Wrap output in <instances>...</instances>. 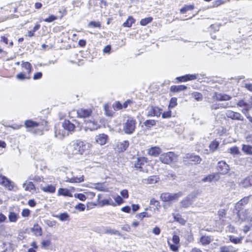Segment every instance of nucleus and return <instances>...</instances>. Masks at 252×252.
Listing matches in <instances>:
<instances>
[{
	"label": "nucleus",
	"mask_w": 252,
	"mask_h": 252,
	"mask_svg": "<svg viewBox=\"0 0 252 252\" xmlns=\"http://www.w3.org/2000/svg\"><path fill=\"white\" fill-rule=\"evenodd\" d=\"M148 117L157 116L159 117L161 114V109L157 107H150L148 109Z\"/></svg>",
	"instance_id": "ddd939ff"
},
{
	"label": "nucleus",
	"mask_w": 252,
	"mask_h": 252,
	"mask_svg": "<svg viewBox=\"0 0 252 252\" xmlns=\"http://www.w3.org/2000/svg\"><path fill=\"white\" fill-rule=\"evenodd\" d=\"M88 26L90 27H94V28H96V27H100V24L99 22H96L94 21H91L89 23Z\"/></svg>",
	"instance_id": "bf43d9fd"
},
{
	"label": "nucleus",
	"mask_w": 252,
	"mask_h": 252,
	"mask_svg": "<svg viewBox=\"0 0 252 252\" xmlns=\"http://www.w3.org/2000/svg\"><path fill=\"white\" fill-rule=\"evenodd\" d=\"M74 197L75 198H78L79 200L81 201H85L87 197L86 196L82 193H76L74 194Z\"/></svg>",
	"instance_id": "5fc2aeb1"
},
{
	"label": "nucleus",
	"mask_w": 252,
	"mask_h": 252,
	"mask_svg": "<svg viewBox=\"0 0 252 252\" xmlns=\"http://www.w3.org/2000/svg\"><path fill=\"white\" fill-rule=\"evenodd\" d=\"M240 185L245 188L252 186V175L249 176L243 180L240 183Z\"/></svg>",
	"instance_id": "a211bd4d"
},
{
	"label": "nucleus",
	"mask_w": 252,
	"mask_h": 252,
	"mask_svg": "<svg viewBox=\"0 0 252 252\" xmlns=\"http://www.w3.org/2000/svg\"><path fill=\"white\" fill-rule=\"evenodd\" d=\"M172 241L173 243L179 244L180 242V238L178 236L174 235L172 237Z\"/></svg>",
	"instance_id": "69168bd1"
},
{
	"label": "nucleus",
	"mask_w": 252,
	"mask_h": 252,
	"mask_svg": "<svg viewBox=\"0 0 252 252\" xmlns=\"http://www.w3.org/2000/svg\"><path fill=\"white\" fill-rule=\"evenodd\" d=\"M25 126L28 131L34 134H42L43 126L40 123L29 120L25 121Z\"/></svg>",
	"instance_id": "7ed1b4c3"
},
{
	"label": "nucleus",
	"mask_w": 252,
	"mask_h": 252,
	"mask_svg": "<svg viewBox=\"0 0 252 252\" xmlns=\"http://www.w3.org/2000/svg\"><path fill=\"white\" fill-rule=\"evenodd\" d=\"M30 211L28 209H25L22 210V216L23 217H27L30 215Z\"/></svg>",
	"instance_id": "e2e57ef3"
},
{
	"label": "nucleus",
	"mask_w": 252,
	"mask_h": 252,
	"mask_svg": "<svg viewBox=\"0 0 252 252\" xmlns=\"http://www.w3.org/2000/svg\"><path fill=\"white\" fill-rule=\"evenodd\" d=\"M168 244L170 247V249L174 252H177L179 249L178 244H172L169 241H168Z\"/></svg>",
	"instance_id": "de8ad7c7"
},
{
	"label": "nucleus",
	"mask_w": 252,
	"mask_h": 252,
	"mask_svg": "<svg viewBox=\"0 0 252 252\" xmlns=\"http://www.w3.org/2000/svg\"><path fill=\"white\" fill-rule=\"evenodd\" d=\"M193 200L190 199L189 197H187L182 200L181 205L182 207L187 208L192 204Z\"/></svg>",
	"instance_id": "cd10ccee"
},
{
	"label": "nucleus",
	"mask_w": 252,
	"mask_h": 252,
	"mask_svg": "<svg viewBox=\"0 0 252 252\" xmlns=\"http://www.w3.org/2000/svg\"><path fill=\"white\" fill-rule=\"evenodd\" d=\"M41 189L44 192L49 193H53L56 190L55 187L51 185L47 186H41Z\"/></svg>",
	"instance_id": "7c9ffc66"
},
{
	"label": "nucleus",
	"mask_w": 252,
	"mask_h": 252,
	"mask_svg": "<svg viewBox=\"0 0 252 252\" xmlns=\"http://www.w3.org/2000/svg\"><path fill=\"white\" fill-rule=\"evenodd\" d=\"M136 124V120L133 117L128 116H124L123 130L127 134L133 133L135 131Z\"/></svg>",
	"instance_id": "f03ea898"
},
{
	"label": "nucleus",
	"mask_w": 252,
	"mask_h": 252,
	"mask_svg": "<svg viewBox=\"0 0 252 252\" xmlns=\"http://www.w3.org/2000/svg\"><path fill=\"white\" fill-rule=\"evenodd\" d=\"M217 169L220 174L225 175L229 170V166L225 161L221 160L218 162Z\"/></svg>",
	"instance_id": "1a4fd4ad"
},
{
	"label": "nucleus",
	"mask_w": 252,
	"mask_h": 252,
	"mask_svg": "<svg viewBox=\"0 0 252 252\" xmlns=\"http://www.w3.org/2000/svg\"><path fill=\"white\" fill-rule=\"evenodd\" d=\"M226 116L232 120L243 121V117L238 112H233L231 110H227L225 113Z\"/></svg>",
	"instance_id": "f8f14e48"
},
{
	"label": "nucleus",
	"mask_w": 252,
	"mask_h": 252,
	"mask_svg": "<svg viewBox=\"0 0 252 252\" xmlns=\"http://www.w3.org/2000/svg\"><path fill=\"white\" fill-rule=\"evenodd\" d=\"M220 252H236L237 249L232 246H222L220 248Z\"/></svg>",
	"instance_id": "393cba45"
},
{
	"label": "nucleus",
	"mask_w": 252,
	"mask_h": 252,
	"mask_svg": "<svg viewBox=\"0 0 252 252\" xmlns=\"http://www.w3.org/2000/svg\"><path fill=\"white\" fill-rule=\"evenodd\" d=\"M85 129H89L91 131L96 130L99 127V125L95 120H85Z\"/></svg>",
	"instance_id": "9d476101"
},
{
	"label": "nucleus",
	"mask_w": 252,
	"mask_h": 252,
	"mask_svg": "<svg viewBox=\"0 0 252 252\" xmlns=\"http://www.w3.org/2000/svg\"><path fill=\"white\" fill-rule=\"evenodd\" d=\"M58 194L60 195H63L69 197H72V194L70 192L69 190L67 189L60 188L58 190Z\"/></svg>",
	"instance_id": "c756f323"
},
{
	"label": "nucleus",
	"mask_w": 252,
	"mask_h": 252,
	"mask_svg": "<svg viewBox=\"0 0 252 252\" xmlns=\"http://www.w3.org/2000/svg\"><path fill=\"white\" fill-rule=\"evenodd\" d=\"M213 239L210 236L202 235L199 239V243L203 246H206L209 244Z\"/></svg>",
	"instance_id": "5701e85b"
},
{
	"label": "nucleus",
	"mask_w": 252,
	"mask_h": 252,
	"mask_svg": "<svg viewBox=\"0 0 252 252\" xmlns=\"http://www.w3.org/2000/svg\"><path fill=\"white\" fill-rule=\"evenodd\" d=\"M135 22V20L131 16H129L127 20L124 23L123 26L125 27H130L132 24Z\"/></svg>",
	"instance_id": "ea45409f"
},
{
	"label": "nucleus",
	"mask_w": 252,
	"mask_h": 252,
	"mask_svg": "<svg viewBox=\"0 0 252 252\" xmlns=\"http://www.w3.org/2000/svg\"><path fill=\"white\" fill-rule=\"evenodd\" d=\"M22 67L24 68L27 72L30 74L32 69V66L31 64L29 62H23L22 64Z\"/></svg>",
	"instance_id": "c9c22d12"
},
{
	"label": "nucleus",
	"mask_w": 252,
	"mask_h": 252,
	"mask_svg": "<svg viewBox=\"0 0 252 252\" xmlns=\"http://www.w3.org/2000/svg\"><path fill=\"white\" fill-rule=\"evenodd\" d=\"M251 101L249 103L245 101L244 100H240L237 103V105L239 107H245L248 108H252V97L251 98Z\"/></svg>",
	"instance_id": "c85d7f7f"
},
{
	"label": "nucleus",
	"mask_w": 252,
	"mask_h": 252,
	"mask_svg": "<svg viewBox=\"0 0 252 252\" xmlns=\"http://www.w3.org/2000/svg\"><path fill=\"white\" fill-rule=\"evenodd\" d=\"M186 75L187 81L195 80L197 78V75L196 74H187Z\"/></svg>",
	"instance_id": "052dcab7"
},
{
	"label": "nucleus",
	"mask_w": 252,
	"mask_h": 252,
	"mask_svg": "<svg viewBox=\"0 0 252 252\" xmlns=\"http://www.w3.org/2000/svg\"><path fill=\"white\" fill-rule=\"evenodd\" d=\"M32 231L36 236H41L42 235V229L38 224H34L32 228Z\"/></svg>",
	"instance_id": "72a5a7b5"
},
{
	"label": "nucleus",
	"mask_w": 252,
	"mask_h": 252,
	"mask_svg": "<svg viewBox=\"0 0 252 252\" xmlns=\"http://www.w3.org/2000/svg\"><path fill=\"white\" fill-rule=\"evenodd\" d=\"M216 99L219 101H225L229 100L231 96L225 94H216Z\"/></svg>",
	"instance_id": "473e14b6"
},
{
	"label": "nucleus",
	"mask_w": 252,
	"mask_h": 252,
	"mask_svg": "<svg viewBox=\"0 0 252 252\" xmlns=\"http://www.w3.org/2000/svg\"><path fill=\"white\" fill-rule=\"evenodd\" d=\"M218 215L220 219L225 218L226 215V210L224 209H220L218 212Z\"/></svg>",
	"instance_id": "603ef678"
},
{
	"label": "nucleus",
	"mask_w": 252,
	"mask_h": 252,
	"mask_svg": "<svg viewBox=\"0 0 252 252\" xmlns=\"http://www.w3.org/2000/svg\"><path fill=\"white\" fill-rule=\"evenodd\" d=\"M102 202L103 205H110L112 206L116 205L115 203L113 202L110 198L107 199H103Z\"/></svg>",
	"instance_id": "8fccbe9b"
},
{
	"label": "nucleus",
	"mask_w": 252,
	"mask_h": 252,
	"mask_svg": "<svg viewBox=\"0 0 252 252\" xmlns=\"http://www.w3.org/2000/svg\"><path fill=\"white\" fill-rule=\"evenodd\" d=\"M183 194L181 192L175 193L165 192L161 194L160 198L164 202L174 201L177 200Z\"/></svg>",
	"instance_id": "423d86ee"
},
{
	"label": "nucleus",
	"mask_w": 252,
	"mask_h": 252,
	"mask_svg": "<svg viewBox=\"0 0 252 252\" xmlns=\"http://www.w3.org/2000/svg\"><path fill=\"white\" fill-rule=\"evenodd\" d=\"M153 20V18L151 17H149L144 19H142L140 21V24L142 26H146L148 24L151 23Z\"/></svg>",
	"instance_id": "c03bdc74"
},
{
	"label": "nucleus",
	"mask_w": 252,
	"mask_h": 252,
	"mask_svg": "<svg viewBox=\"0 0 252 252\" xmlns=\"http://www.w3.org/2000/svg\"><path fill=\"white\" fill-rule=\"evenodd\" d=\"M187 89V87L183 85L172 86L170 88L171 91L174 93H178Z\"/></svg>",
	"instance_id": "a878e982"
},
{
	"label": "nucleus",
	"mask_w": 252,
	"mask_h": 252,
	"mask_svg": "<svg viewBox=\"0 0 252 252\" xmlns=\"http://www.w3.org/2000/svg\"><path fill=\"white\" fill-rule=\"evenodd\" d=\"M171 116V112L170 111L164 112L162 114V118H169Z\"/></svg>",
	"instance_id": "0e129e2a"
},
{
	"label": "nucleus",
	"mask_w": 252,
	"mask_h": 252,
	"mask_svg": "<svg viewBox=\"0 0 252 252\" xmlns=\"http://www.w3.org/2000/svg\"><path fill=\"white\" fill-rule=\"evenodd\" d=\"M0 185L3 186L9 190H13L15 187V184L13 182L2 175H0Z\"/></svg>",
	"instance_id": "0eeeda50"
},
{
	"label": "nucleus",
	"mask_w": 252,
	"mask_h": 252,
	"mask_svg": "<svg viewBox=\"0 0 252 252\" xmlns=\"http://www.w3.org/2000/svg\"><path fill=\"white\" fill-rule=\"evenodd\" d=\"M184 159L185 160V159H189V161L192 162L194 164L199 163L201 161V158L199 156L189 154L186 155L184 157Z\"/></svg>",
	"instance_id": "dca6fc26"
},
{
	"label": "nucleus",
	"mask_w": 252,
	"mask_h": 252,
	"mask_svg": "<svg viewBox=\"0 0 252 252\" xmlns=\"http://www.w3.org/2000/svg\"><path fill=\"white\" fill-rule=\"evenodd\" d=\"M114 199L118 205H120L124 202L123 198L119 195H117L115 197H114Z\"/></svg>",
	"instance_id": "680f3d73"
},
{
	"label": "nucleus",
	"mask_w": 252,
	"mask_h": 252,
	"mask_svg": "<svg viewBox=\"0 0 252 252\" xmlns=\"http://www.w3.org/2000/svg\"><path fill=\"white\" fill-rule=\"evenodd\" d=\"M129 146V142L127 140L119 142L117 144V147L119 152H124L126 150Z\"/></svg>",
	"instance_id": "412c9836"
},
{
	"label": "nucleus",
	"mask_w": 252,
	"mask_h": 252,
	"mask_svg": "<svg viewBox=\"0 0 252 252\" xmlns=\"http://www.w3.org/2000/svg\"><path fill=\"white\" fill-rule=\"evenodd\" d=\"M249 198L250 196L244 197L243 198L238 201L235 205L236 210L243 209L242 207L248 203L250 200Z\"/></svg>",
	"instance_id": "6ab92c4d"
},
{
	"label": "nucleus",
	"mask_w": 252,
	"mask_h": 252,
	"mask_svg": "<svg viewBox=\"0 0 252 252\" xmlns=\"http://www.w3.org/2000/svg\"><path fill=\"white\" fill-rule=\"evenodd\" d=\"M159 202L156 200L155 198H152L150 200V205H154L157 207L158 206H159Z\"/></svg>",
	"instance_id": "774afa93"
},
{
	"label": "nucleus",
	"mask_w": 252,
	"mask_h": 252,
	"mask_svg": "<svg viewBox=\"0 0 252 252\" xmlns=\"http://www.w3.org/2000/svg\"><path fill=\"white\" fill-rule=\"evenodd\" d=\"M55 134L56 137L62 139L65 136L68 135V132L64 129L62 125L60 127H55Z\"/></svg>",
	"instance_id": "9b49d317"
},
{
	"label": "nucleus",
	"mask_w": 252,
	"mask_h": 252,
	"mask_svg": "<svg viewBox=\"0 0 252 252\" xmlns=\"http://www.w3.org/2000/svg\"><path fill=\"white\" fill-rule=\"evenodd\" d=\"M177 99L175 97H172L170 99L169 108H172L177 105Z\"/></svg>",
	"instance_id": "09e8293b"
},
{
	"label": "nucleus",
	"mask_w": 252,
	"mask_h": 252,
	"mask_svg": "<svg viewBox=\"0 0 252 252\" xmlns=\"http://www.w3.org/2000/svg\"><path fill=\"white\" fill-rule=\"evenodd\" d=\"M144 124L148 128H150L151 126L156 125V122L154 120H147L144 122Z\"/></svg>",
	"instance_id": "79ce46f5"
},
{
	"label": "nucleus",
	"mask_w": 252,
	"mask_h": 252,
	"mask_svg": "<svg viewBox=\"0 0 252 252\" xmlns=\"http://www.w3.org/2000/svg\"><path fill=\"white\" fill-rule=\"evenodd\" d=\"M75 208L79 210L80 211H83L85 209V205L82 203H80L75 206Z\"/></svg>",
	"instance_id": "4d7b16f0"
},
{
	"label": "nucleus",
	"mask_w": 252,
	"mask_h": 252,
	"mask_svg": "<svg viewBox=\"0 0 252 252\" xmlns=\"http://www.w3.org/2000/svg\"><path fill=\"white\" fill-rule=\"evenodd\" d=\"M18 219L17 215L14 212H10L8 215V219L10 222H15L17 221Z\"/></svg>",
	"instance_id": "a19ab883"
},
{
	"label": "nucleus",
	"mask_w": 252,
	"mask_h": 252,
	"mask_svg": "<svg viewBox=\"0 0 252 252\" xmlns=\"http://www.w3.org/2000/svg\"><path fill=\"white\" fill-rule=\"evenodd\" d=\"M121 195L125 198L128 197V191L126 189H123L121 191Z\"/></svg>",
	"instance_id": "338daca9"
},
{
	"label": "nucleus",
	"mask_w": 252,
	"mask_h": 252,
	"mask_svg": "<svg viewBox=\"0 0 252 252\" xmlns=\"http://www.w3.org/2000/svg\"><path fill=\"white\" fill-rule=\"evenodd\" d=\"M224 3L223 0H216L212 3V7H217Z\"/></svg>",
	"instance_id": "864d4df0"
},
{
	"label": "nucleus",
	"mask_w": 252,
	"mask_h": 252,
	"mask_svg": "<svg viewBox=\"0 0 252 252\" xmlns=\"http://www.w3.org/2000/svg\"><path fill=\"white\" fill-rule=\"evenodd\" d=\"M158 178L156 176H151L147 179V182L149 184H154L158 181Z\"/></svg>",
	"instance_id": "3c124183"
},
{
	"label": "nucleus",
	"mask_w": 252,
	"mask_h": 252,
	"mask_svg": "<svg viewBox=\"0 0 252 252\" xmlns=\"http://www.w3.org/2000/svg\"><path fill=\"white\" fill-rule=\"evenodd\" d=\"M174 220L178 222L179 223H180L182 225H185L186 221L182 218L181 216L179 214H173Z\"/></svg>",
	"instance_id": "e433bc0d"
},
{
	"label": "nucleus",
	"mask_w": 252,
	"mask_h": 252,
	"mask_svg": "<svg viewBox=\"0 0 252 252\" xmlns=\"http://www.w3.org/2000/svg\"><path fill=\"white\" fill-rule=\"evenodd\" d=\"M159 160L162 163L168 164L173 161H176L177 157L173 152H169L161 154Z\"/></svg>",
	"instance_id": "39448f33"
},
{
	"label": "nucleus",
	"mask_w": 252,
	"mask_h": 252,
	"mask_svg": "<svg viewBox=\"0 0 252 252\" xmlns=\"http://www.w3.org/2000/svg\"><path fill=\"white\" fill-rule=\"evenodd\" d=\"M64 129L68 132V135L70 132L74 131L75 126L70 121L65 120L62 124Z\"/></svg>",
	"instance_id": "4468645a"
},
{
	"label": "nucleus",
	"mask_w": 252,
	"mask_h": 252,
	"mask_svg": "<svg viewBox=\"0 0 252 252\" xmlns=\"http://www.w3.org/2000/svg\"><path fill=\"white\" fill-rule=\"evenodd\" d=\"M95 139L98 144L103 145L106 144L107 141L108 136L104 133L99 134L95 136Z\"/></svg>",
	"instance_id": "f3484780"
},
{
	"label": "nucleus",
	"mask_w": 252,
	"mask_h": 252,
	"mask_svg": "<svg viewBox=\"0 0 252 252\" xmlns=\"http://www.w3.org/2000/svg\"><path fill=\"white\" fill-rule=\"evenodd\" d=\"M103 232L106 234H109L110 235H118L120 237H122L123 235L119 231L111 229L109 227H106L103 229Z\"/></svg>",
	"instance_id": "b1692460"
},
{
	"label": "nucleus",
	"mask_w": 252,
	"mask_h": 252,
	"mask_svg": "<svg viewBox=\"0 0 252 252\" xmlns=\"http://www.w3.org/2000/svg\"><path fill=\"white\" fill-rule=\"evenodd\" d=\"M57 19V17L51 15L48 18H47L43 20L44 21L48 23L52 22Z\"/></svg>",
	"instance_id": "6e6d98bb"
},
{
	"label": "nucleus",
	"mask_w": 252,
	"mask_h": 252,
	"mask_svg": "<svg viewBox=\"0 0 252 252\" xmlns=\"http://www.w3.org/2000/svg\"><path fill=\"white\" fill-rule=\"evenodd\" d=\"M161 149L158 147H152L149 149L148 153L149 155L153 157L158 156L161 153Z\"/></svg>",
	"instance_id": "aec40b11"
},
{
	"label": "nucleus",
	"mask_w": 252,
	"mask_h": 252,
	"mask_svg": "<svg viewBox=\"0 0 252 252\" xmlns=\"http://www.w3.org/2000/svg\"><path fill=\"white\" fill-rule=\"evenodd\" d=\"M242 150L246 154L252 155V146L243 144Z\"/></svg>",
	"instance_id": "f704fd0d"
},
{
	"label": "nucleus",
	"mask_w": 252,
	"mask_h": 252,
	"mask_svg": "<svg viewBox=\"0 0 252 252\" xmlns=\"http://www.w3.org/2000/svg\"><path fill=\"white\" fill-rule=\"evenodd\" d=\"M219 142L216 140L211 142L209 145V151L211 153H213L217 150L219 146Z\"/></svg>",
	"instance_id": "2f4dec72"
},
{
	"label": "nucleus",
	"mask_w": 252,
	"mask_h": 252,
	"mask_svg": "<svg viewBox=\"0 0 252 252\" xmlns=\"http://www.w3.org/2000/svg\"><path fill=\"white\" fill-rule=\"evenodd\" d=\"M220 178V175L218 173H215L212 174H210L202 179V181L203 182H211L213 181H217Z\"/></svg>",
	"instance_id": "2eb2a0df"
},
{
	"label": "nucleus",
	"mask_w": 252,
	"mask_h": 252,
	"mask_svg": "<svg viewBox=\"0 0 252 252\" xmlns=\"http://www.w3.org/2000/svg\"><path fill=\"white\" fill-rule=\"evenodd\" d=\"M84 180V177L83 175H82L79 177L74 176L71 178L67 177L65 181L69 183H79L83 182Z\"/></svg>",
	"instance_id": "4be33fe9"
},
{
	"label": "nucleus",
	"mask_w": 252,
	"mask_h": 252,
	"mask_svg": "<svg viewBox=\"0 0 252 252\" xmlns=\"http://www.w3.org/2000/svg\"><path fill=\"white\" fill-rule=\"evenodd\" d=\"M228 152L229 153L233 155H239L240 154L239 149L236 146H234L229 148L228 149Z\"/></svg>",
	"instance_id": "a18cd8bd"
},
{
	"label": "nucleus",
	"mask_w": 252,
	"mask_h": 252,
	"mask_svg": "<svg viewBox=\"0 0 252 252\" xmlns=\"http://www.w3.org/2000/svg\"><path fill=\"white\" fill-rule=\"evenodd\" d=\"M93 112V109L89 108H80L77 110V114L78 117L86 118L91 116Z\"/></svg>",
	"instance_id": "6e6552de"
},
{
	"label": "nucleus",
	"mask_w": 252,
	"mask_h": 252,
	"mask_svg": "<svg viewBox=\"0 0 252 252\" xmlns=\"http://www.w3.org/2000/svg\"><path fill=\"white\" fill-rule=\"evenodd\" d=\"M192 96L197 101L202 100V94L200 93L194 92L192 94Z\"/></svg>",
	"instance_id": "49530a36"
},
{
	"label": "nucleus",
	"mask_w": 252,
	"mask_h": 252,
	"mask_svg": "<svg viewBox=\"0 0 252 252\" xmlns=\"http://www.w3.org/2000/svg\"><path fill=\"white\" fill-rule=\"evenodd\" d=\"M16 78L21 80H23L26 78H29V77H26V75L24 73H20L16 75Z\"/></svg>",
	"instance_id": "13d9d810"
},
{
	"label": "nucleus",
	"mask_w": 252,
	"mask_h": 252,
	"mask_svg": "<svg viewBox=\"0 0 252 252\" xmlns=\"http://www.w3.org/2000/svg\"><path fill=\"white\" fill-rule=\"evenodd\" d=\"M243 239V237H236L233 236H229V240L232 243H233L234 244H239L241 243V241Z\"/></svg>",
	"instance_id": "37998d69"
},
{
	"label": "nucleus",
	"mask_w": 252,
	"mask_h": 252,
	"mask_svg": "<svg viewBox=\"0 0 252 252\" xmlns=\"http://www.w3.org/2000/svg\"><path fill=\"white\" fill-rule=\"evenodd\" d=\"M66 150L67 154L69 156L81 155L86 150V145L84 142L76 140L68 145Z\"/></svg>",
	"instance_id": "f257e3e1"
},
{
	"label": "nucleus",
	"mask_w": 252,
	"mask_h": 252,
	"mask_svg": "<svg viewBox=\"0 0 252 252\" xmlns=\"http://www.w3.org/2000/svg\"><path fill=\"white\" fill-rule=\"evenodd\" d=\"M237 217L242 221H248L252 222V210L248 209H238Z\"/></svg>",
	"instance_id": "20e7f679"
},
{
	"label": "nucleus",
	"mask_w": 252,
	"mask_h": 252,
	"mask_svg": "<svg viewBox=\"0 0 252 252\" xmlns=\"http://www.w3.org/2000/svg\"><path fill=\"white\" fill-rule=\"evenodd\" d=\"M56 217L62 221L69 220V216L67 213H61L59 215L56 216Z\"/></svg>",
	"instance_id": "4c0bfd02"
},
{
	"label": "nucleus",
	"mask_w": 252,
	"mask_h": 252,
	"mask_svg": "<svg viewBox=\"0 0 252 252\" xmlns=\"http://www.w3.org/2000/svg\"><path fill=\"white\" fill-rule=\"evenodd\" d=\"M194 8L193 4L185 5L183 8L180 9V12L182 14L186 13L188 11L192 10Z\"/></svg>",
	"instance_id": "58836bf2"
},
{
	"label": "nucleus",
	"mask_w": 252,
	"mask_h": 252,
	"mask_svg": "<svg viewBox=\"0 0 252 252\" xmlns=\"http://www.w3.org/2000/svg\"><path fill=\"white\" fill-rule=\"evenodd\" d=\"M23 187L26 191H31L35 190V186L31 182L28 183L27 181H26V182L23 184Z\"/></svg>",
	"instance_id": "bb28decb"
}]
</instances>
